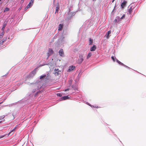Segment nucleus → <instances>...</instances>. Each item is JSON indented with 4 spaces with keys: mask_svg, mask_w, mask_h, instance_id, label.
<instances>
[{
    "mask_svg": "<svg viewBox=\"0 0 146 146\" xmlns=\"http://www.w3.org/2000/svg\"><path fill=\"white\" fill-rule=\"evenodd\" d=\"M84 60V57L83 55L82 54H80L78 59V63L79 64H81Z\"/></svg>",
    "mask_w": 146,
    "mask_h": 146,
    "instance_id": "f257e3e1",
    "label": "nucleus"
},
{
    "mask_svg": "<svg viewBox=\"0 0 146 146\" xmlns=\"http://www.w3.org/2000/svg\"><path fill=\"white\" fill-rule=\"evenodd\" d=\"M60 72V71L58 69L55 68L54 70V73L56 76H58Z\"/></svg>",
    "mask_w": 146,
    "mask_h": 146,
    "instance_id": "f03ea898",
    "label": "nucleus"
},
{
    "mask_svg": "<svg viewBox=\"0 0 146 146\" xmlns=\"http://www.w3.org/2000/svg\"><path fill=\"white\" fill-rule=\"evenodd\" d=\"M75 67L73 66H70L68 70V72H70L74 70L75 69Z\"/></svg>",
    "mask_w": 146,
    "mask_h": 146,
    "instance_id": "7ed1b4c3",
    "label": "nucleus"
},
{
    "mask_svg": "<svg viewBox=\"0 0 146 146\" xmlns=\"http://www.w3.org/2000/svg\"><path fill=\"white\" fill-rule=\"evenodd\" d=\"M34 1V0H31L27 5L28 7L30 8L33 5Z\"/></svg>",
    "mask_w": 146,
    "mask_h": 146,
    "instance_id": "20e7f679",
    "label": "nucleus"
},
{
    "mask_svg": "<svg viewBox=\"0 0 146 146\" xmlns=\"http://www.w3.org/2000/svg\"><path fill=\"white\" fill-rule=\"evenodd\" d=\"M127 3V2L126 1L124 0L123 1V2H122L121 5V7L122 8H124V7H125V5Z\"/></svg>",
    "mask_w": 146,
    "mask_h": 146,
    "instance_id": "39448f33",
    "label": "nucleus"
},
{
    "mask_svg": "<svg viewBox=\"0 0 146 146\" xmlns=\"http://www.w3.org/2000/svg\"><path fill=\"white\" fill-rule=\"evenodd\" d=\"M59 53L60 56H63L64 54L63 50L62 49H60L59 51Z\"/></svg>",
    "mask_w": 146,
    "mask_h": 146,
    "instance_id": "423d86ee",
    "label": "nucleus"
},
{
    "mask_svg": "<svg viewBox=\"0 0 146 146\" xmlns=\"http://www.w3.org/2000/svg\"><path fill=\"white\" fill-rule=\"evenodd\" d=\"M111 32L110 31H109L105 35V36L107 38H109V35L111 34Z\"/></svg>",
    "mask_w": 146,
    "mask_h": 146,
    "instance_id": "0eeeda50",
    "label": "nucleus"
},
{
    "mask_svg": "<svg viewBox=\"0 0 146 146\" xmlns=\"http://www.w3.org/2000/svg\"><path fill=\"white\" fill-rule=\"evenodd\" d=\"M7 24V22H6V23H5V22H4L3 27L1 29V30L3 31H4V29L5 27L6 26Z\"/></svg>",
    "mask_w": 146,
    "mask_h": 146,
    "instance_id": "6e6552de",
    "label": "nucleus"
},
{
    "mask_svg": "<svg viewBox=\"0 0 146 146\" xmlns=\"http://www.w3.org/2000/svg\"><path fill=\"white\" fill-rule=\"evenodd\" d=\"M96 49V46L95 45H93L92 47L90 48V50L91 51H94Z\"/></svg>",
    "mask_w": 146,
    "mask_h": 146,
    "instance_id": "1a4fd4ad",
    "label": "nucleus"
},
{
    "mask_svg": "<svg viewBox=\"0 0 146 146\" xmlns=\"http://www.w3.org/2000/svg\"><path fill=\"white\" fill-rule=\"evenodd\" d=\"M17 125L8 134V135H10L12 132L15 131L16 128H17Z\"/></svg>",
    "mask_w": 146,
    "mask_h": 146,
    "instance_id": "9d476101",
    "label": "nucleus"
},
{
    "mask_svg": "<svg viewBox=\"0 0 146 146\" xmlns=\"http://www.w3.org/2000/svg\"><path fill=\"white\" fill-rule=\"evenodd\" d=\"M63 27V25L61 24H60L58 26V31H61Z\"/></svg>",
    "mask_w": 146,
    "mask_h": 146,
    "instance_id": "9b49d317",
    "label": "nucleus"
},
{
    "mask_svg": "<svg viewBox=\"0 0 146 146\" xmlns=\"http://www.w3.org/2000/svg\"><path fill=\"white\" fill-rule=\"evenodd\" d=\"M53 53V50L51 48H49L48 50V54L50 55L52 54Z\"/></svg>",
    "mask_w": 146,
    "mask_h": 146,
    "instance_id": "f8f14e48",
    "label": "nucleus"
},
{
    "mask_svg": "<svg viewBox=\"0 0 146 146\" xmlns=\"http://www.w3.org/2000/svg\"><path fill=\"white\" fill-rule=\"evenodd\" d=\"M116 61L117 62H118L119 64L121 65L124 66H127L126 65H124L123 64L119 61V60H116Z\"/></svg>",
    "mask_w": 146,
    "mask_h": 146,
    "instance_id": "ddd939ff",
    "label": "nucleus"
},
{
    "mask_svg": "<svg viewBox=\"0 0 146 146\" xmlns=\"http://www.w3.org/2000/svg\"><path fill=\"white\" fill-rule=\"evenodd\" d=\"M132 10L133 9L132 7L131 6L128 9V12L129 14H131V13Z\"/></svg>",
    "mask_w": 146,
    "mask_h": 146,
    "instance_id": "4468645a",
    "label": "nucleus"
},
{
    "mask_svg": "<svg viewBox=\"0 0 146 146\" xmlns=\"http://www.w3.org/2000/svg\"><path fill=\"white\" fill-rule=\"evenodd\" d=\"M59 10V6L58 5L56 7L55 13H58Z\"/></svg>",
    "mask_w": 146,
    "mask_h": 146,
    "instance_id": "2eb2a0df",
    "label": "nucleus"
},
{
    "mask_svg": "<svg viewBox=\"0 0 146 146\" xmlns=\"http://www.w3.org/2000/svg\"><path fill=\"white\" fill-rule=\"evenodd\" d=\"M5 33L4 31H3L0 35V39L2 38Z\"/></svg>",
    "mask_w": 146,
    "mask_h": 146,
    "instance_id": "dca6fc26",
    "label": "nucleus"
},
{
    "mask_svg": "<svg viewBox=\"0 0 146 146\" xmlns=\"http://www.w3.org/2000/svg\"><path fill=\"white\" fill-rule=\"evenodd\" d=\"M92 55V53L91 52H89L87 56V59H88Z\"/></svg>",
    "mask_w": 146,
    "mask_h": 146,
    "instance_id": "f3484780",
    "label": "nucleus"
},
{
    "mask_svg": "<svg viewBox=\"0 0 146 146\" xmlns=\"http://www.w3.org/2000/svg\"><path fill=\"white\" fill-rule=\"evenodd\" d=\"M93 40L92 39L90 38L89 39V44L91 45L93 44Z\"/></svg>",
    "mask_w": 146,
    "mask_h": 146,
    "instance_id": "a211bd4d",
    "label": "nucleus"
},
{
    "mask_svg": "<svg viewBox=\"0 0 146 146\" xmlns=\"http://www.w3.org/2000/svg\"><path fill=\"white\" fill-rule=\"evenodd\" d=\"M68 98L69 97L68 96H64L62 98L63 100H64L68 99Z\"/></svg>",
    "mask_w": 146,
    "mask_h": 146,
    "instance_id": "6ab92c4d",
    "label": "nucleus"
},
{
    "mask_svg": "<svg viewBox=\"0 0 146 146\" xmlns=\"http://www.w3.org/2000/svg\"><path fill=\"white\" fill-rule=\"evenodd\" d=\"M9 10V8L8 7H6L4 11V12H5L6 11H8Z\"/></svg>",
    "mask_w": 146,
    "mask_h": 146,
    "instance_id": "aec40b11",
    "label": "nucleus"
},
{
    "mask_svg": "<svg viewBox=\"0 0 146 146\" xmlns=\"http://www.w3.org/2000/svg\"><path fill=\"white\" fill-rule=\"evenodd\" d=\"M125 16V15H123L122 17L119 20L121 21L122 19H124Z\"/></svg>",
    "mask_w": 146,
    "mask_h": 146,
    "instance_id": "412c9836",
    "label": "nucleus"
},
{
    "mask_svg": "<svg viewBox=\"0 0 146 146\" xmlns=\"http://www.w3.org/2000/svg\"><path fill=\"white\" fill-rule=\"evenodd\" d=\"M46 75H44L43 76H40V79H41L44 78H45L46 77Z\"/></svg>",
    "mask_w": 146,
    "mask_h": 146,
    "instance_id": "4be33fe9",
    "label": "nucleus"
},
{
    "mask_svg": "<svg viewBox=\"0 0 146 146\" xmlns=\"http://www.w3.org/2000/svg\"><path fill=\"white\" fill-rule=\"evenodd\" d=\"M36 71L35 70H33L31 72V73L32 74H33V75H35V74H36Z\"/></svg>",
    "mask_w": 146,
    "mask_h": 146,
    "instance_id": "5701e85b",
    "label": "nucleus"
},
{
    "mask_svg": "<svg viewBox=\"0 0 146 146\" xmlns=\"http://www.w3.org/2000/svg\"><path fill=\"white\" fill-rule=\"evenodd\" d=\"M5 135H0V139L4 137Z\"/></svg>",
    "mask_w": 146,
    "mask_h": 146,
    "instance_id": "b1692460",
    "label": "nucleus"
},
{
    "mask_svg": "<svg viewBox=\"0 0 146 146\" xmlns=\"http://www.w3.org/2000/svg\"><path fill=\"white\" fill-rule=\"evenodd\" d=\"M111 59L113 60V62H114L115 61V58H114V57L113 56H111Z\"/></svg>",
    "mask_w": 146,
    "mask_h": 146,
    "instance_id": "393cba45",
    "label": "nucleus"
},
{
    "mask_svg": "<svg viewBox=\"0 0 146 146\" xmlns=\"http://www.w3.org/2000/svg\"><path fill=\"white\" fill-rule=\"evenodd\" d=\"M29 8V7H28V6H27V7L25 8V10L26 11L28 8Z\"/></svg>",
    "mask_w": 146,
    "mask_h": 146,
    "instance_id": "a878e982",
    "label": "nucleus"
},
{
    "mask_svg": "<svg viewBox=\"0 0 146 146\" xmlns=\"http://www.w3.org/2000/svg\"><path fill=\"white\" fill-rule=\"evenodd\" d=\"M4 118V117H0V119H3V118ZM2 122V121H0V123H1V122Z\"/></svg>",
    "mask_w": 146,
    "mask_h": 146,
    "instance_id": "bb28decb",
    "label": "nucleus"
},
{
    "mask_svg": "<svg viewBox=\"0 0 146 146\" xmlns=\"http://www.w3.org/2000/svg\"><path fill=\"white\" fill-rule=\"evenodd\" d=\"M57 95H58V96L59 97H61L62 96V94H58Z\"/></svg>",
    "mask_w": 146,
    "mask_h": 146,
    "instance_id": "cd10ccee",
    "label": "nucleus"
},
{
    "mask_svg": "<svg viewBox=\"0 0 146 146\" xmlns=\"http://www.w3.org/2000/svg\"><path fill=\"white\" fill-rule=\"evenodd\" d=\"M93 107H95V108H100V107H99L98 106H96L95 107L93 106Z\"/></svg>",
    "mask_w": 146,
    "mask_h": 146,
    "instance_id": "c85d7f7f",
    "label": "nucleus"
},
{
    "mask_svg": "<svg viewBox=\"0 0 146 146\" xmlns=\"http://www.w3.org/2000/svg\"><path fill=\"white\" fill-rule=\"evenodd\" d=\"M69 88L67 89H66L65 90H64V91H65V92H66V91H68V90H69Z\"/></svg>",
    "mask_w": 146,
    "mask_h": 146,
    "instance_id": "c756f323",
    "label": "nucleus"
},
{
    "mask_svg": "<svg viewBox=\"0 0 146 146\" xmlns=\"http://www.w3.org/2000/svg\"><path fill=\"white\" fill-rule=\"evenodd\" d=\"M117 19H115V20H114V21H115V22H117Z\"/></svg>",
    "mask_w": 146,
    "mask_h": 146,
    "instance_id": "7c9ffc66",
    "label": "nucleus"
},
{
    "mask_svg": "<svg viewBox=\"0 0 146 146\" xmlns=\"http://www.w3.org/2000/svg\"><path fill=\"white\" fill-rule=\"evenodd\" d=\"M24 0H22L21 1V2L22 3H23L24 1Z\"/></svg>",
    "mask_w": 146,
    "mask_h": 146,
    "instance_id": "2f4dec72",
    "label": "nucleus"
},
{
    "mask_svg": "<svg viewBox=\"0 0 146 146\" xmlns=\"http://www.w3.org/2000/svg\"><path fill=\"white\" fill-rule=\"evenodd\" d=\"M115 0H113L112 1V2L113 3V2L114 1H115Z\"/></svg>",
    "mask_w": 146,
    "mask_h": 146,
    "instance_id": "473e14b6",
    "label": "nucleus"
},
{
    "mask_svg": "<svg viewBox=\"0 0 146 146\" xmlns=\"http://www.w3.org/2000/svg\"><path fill=\"white\" fill-rule=\"evenodd\" d=\"M3 103V102H2L1 103H0V104H2Z\"/></svg>",
    "mask_w": 146,
    "mask_h": 146,
    "instance_id": "72a5a7b5",
    "label": "nucleus"
},
{
    "mask_svg": "<svg viewBox=\"0 0 146 146\" xmlns=\"http://www.w3.org/2000/svg\"><path fill=\"white\" fill-rule=\"evenodd\" d=\"M96 0H93V1H95Z\"/></svg>",
    "mask_w": 146,
    "mask_h": 146,
    "instance_id": "f704fd0d",
    "label": "nucleus"
},
{
    "mask_svg": "<svg viewBox=\"0 0 146 146\" xmlns=\"http://www.w3.org/2000/svg\"><path fill=\"white\" fill-rule=\"evenodd\" d=\"M1 1V0H0V1Z\"/></svg>",
    "mask_w": 146,
    "mask_h": 146,
    "instance_id": "c9c22d12",
    "label": "nucleus"
}]
</instances>
